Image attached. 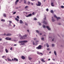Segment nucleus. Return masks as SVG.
Instances as JSON below:
<instances>
[{
  "mask_svg": "<svg viewBox=\"0 0 64 64\" xmlns=\"http://www.w3.org/2000/svg\"><path fill=\"white\" fill-rule=\"evenodd\" d=\"M54 54H55V55H56V51H54Z\"/></svg>",
  "mask_w": 64,
  "mask_h": 64,
  "instance_id": "nucleus-24",
  "label": "nucleus"
},
{
  "mask_svg": "<svg viewBox=\"0 0 64 64\" xmlns=\"http://www.w3.org/2000/svg\"><path fill=\"white\" fill-rule=\"evenodd\" d=\"M36 32L37 33H38V34H39V31L36 30Z\"/></svg>",
  "mask_w": 64,
  "mask_h": 64,
  "instance_id": "nucleus-27",
  "label": "nucleus"
},
{
  "mask_svg": "<svg viewBox=\"0 0 64 64\" xmlns=\"http://www.w3.org/2000/svg\"><path fill=\"white\" fill-rule=\"evenodd\" d=\"M34 14H35V12H33L32 13V14L33 15H34Z\"/></svg>",
  "mask_w": 64,
  "mask_h": 64,
  "instance_id": "nucleus-42",
  "label": "nucleus"
},
{
  "mask_svg": "<svg viewBox=\"0 0 64 64\" xmlns=\"http://www.w3.org/2000/svg\"><path fill=\"white\" fill-rule=\"evenodd\" d=\"M7 59L8 60V61H12V60H11L9 59V58H8Z\"/></svg>",
  "mask_w": 64,
  "mask_h": 64,
  "instance_id": "nucleus-22",
  "label": "nucleus"
},
{
  "mask_svg": "<svg viewBox=\"0 0 64 64\" xmlns=\"http://www.w3.org/2000/svg\"><path fill=\"white\" fill-rule=\"evenodd\" d=\"M10 50H12V47H11L10 48Z\"/></svg>",
  "mask_w": 64,
  "mask_h": 64,
  "instance_id": "nucleus-41",
  "label": "nucleus"
},
{
  "mask_svg": "<svg viewBox=\"0 0 64 64\" xmlns=\"http://www.w3.org/2000/svg\"><path fill=\"white\" fill-rule=\"evenodd\" d=\"M3 21V19H2L1 20V21Z\"/></svg>",
  "mask_w": 64,
  "mask_h": 64,
  "instance_id": "nucleus-59",
  "label": "nucleus"
},
{
  "mask_svg": "<svg viewBox=\"0 0 64 64\" xmlns=\"http://www.w3.org/2000/svg\"><path fill=\"white\" fill-rule=\"evenodd\" d=\"M51 53V52H49V53Z\"/></svg>",
  "mask_w": 64,
  "mask_h": 64,
  "instance_id": "nucleus-58",
  "label": "nucleus"
},
{
  "mask_svg": "<svg viewBox=\"0 0 64 64\" xmlns=\"http://www.w3.org/2000/svg\"><path fill=\"white\" fill-rule=\"evenodd\" d=\"M31 1H34L35 0H30Z\"/></svg>",
  "mask_w": 64,
  "mask_h": 64,
  "instance_id": "nucleus-62",
  "label": "nucleus"
},
{
  "mask_svg": "<svg viewBox=\"0 0 64 64\" xmlns=\"http://www.w3.org/2000/svg\"><path fill=\"white\" fill-rule=\"evenodd\" d=\"M51 5L52 6V7H53L54 6V3L53 2H52L51 3Z\"/></svg>",
  "mask_w": 64,
  "mask_h": 64,
  "instance_id": "nucleus-15",
  "label": "nucleus"
},
{
  "mask_svg": "<svg viewBox=\"0 0 64 64\" xmlns=\"http://www.w3.org/2000/svg\"><path fill=\"white\" fill-rule=\"evenodd\" d=\"M54 17H55V18H56L57 19V20H58V19H60V17H57V16H56V15H54Z\"/></svg>",
  "mask_w": 64,
  "mask_h": 64,
  "instance_id": "nucleus-5",
  "label": "nucleus"
},
{
  "mask_svg": "<svg viewBox=\"0 0 64 64\" xmlns=\"http://www.w3.org/2000/svg\"><path fill=\"white\" fill-rule=\"evenodd\" d=\"M5 51L6 52V53H8V50L7 49H5Z\"/></svg>",
  "mask_w": 64,
  "mask_h": 64,
  "instance_id": "nucleus-23",
  "label": "nucleus"
},
{
  "mask_svg": "<svg viewBox=\"0 0 64 64\" xmlns=\"http://www.w3.org/2000/svg\"><path fill=\"white\" fill-rule=\"evenodd\" d=\"M31 5H33V3H31Z\"/></svg>",
  "mask_w": 64,
  "mask_h": 64,
  "instance_id": "nucleus-50",
  "label": "nucleus"
},
{
  "mask_svg": "<svg viewBox=\"0 0 64 64\" xmlns=\"http://www.w3.org/2000/svg\"><path fill=\"white\" fill-rule=\"evenodd\" d=\"M52 22H54V21H55V20H54V19L53 18V17L52 16Z\"/></svg>",
  "mask_w": 64,
  "mask_h": 64,
  "instance_id": "nucleus-14",
  "label": "nucleus"
},
{
  "mask_svg": "<svg viewBox=\"0 0 64 64\" xmlns=\"http://www.w3.org/2000/svg\"><path fill=\"white\" fill-rule=\"evenodd\" d=\"M43 23L44 24H47V22H45V20H44Z\"/></svg>",
  "mask_w": 64,
  "mask_h": 64,
  "instance_id": "nucleus-19",
  "label": "nucleus"
},
{
  "mask_svg": "<svg viewBox=\"0 0 64 64\" xmlns=\"http://www.w3.org/2000/svg\"><path fill=\"white\" fill-rule=\"evenodd\" d=\"M14 61H16L18 62V59H17L16 58H14Z\"/></svg>",
  "mask_w": 64,
  "mask_h": 64,
  "instance_id": "nucleus-9",
  "label": "nucleus"
},
{
  "mask_svg": "<svg viewBox=\"0 0 64 64\" xmlns=\"http://www.w3.org/2000/svg\"><path fill=\"white\" fill-rule=\"evenodd\" d=\"M40 35H42V33H40Z\"/></svg>",
  "mask_w": 64,
  "mask_h": 64,
  "instance_id": "nucleus-53",
  "label": "nucleus"
},
{
  "mask_svg": "<svg viewBox=\"0 0 64 64\" xmlns=\"http://www.w3.org/2000/svg\"><path fill=\"white\" fill-rule=\"evenodd\" d=\"M41 23H39V25H41Z\"/></svg>",
  "mask_w": 64,
  "mask_h": 64,
  "instance_id": "nucleus-47",
  "label": "nucleus"
},
{
  "mask_svg": "<svg viewBox=\"0 0 64 64\" xmlns=\"http://www.w3.org/2000/svg\"><path fill=\"white\" fill-rule=\"evenodd\" d=\"M21 58L22 59H25V56H22L21 57Z\"/></svg>",
  "mask_w": 64,
  "mask_h": 64,
  "instance_id": "nucleus-11",
  "label": "nucleus"
},
{
  "mask_svg": "<svg viewBox=\"0 0 64 64\" xmlns=\"http://www.w3.org/2000/svg\"><path fill=\"white\" fill-rule=\"evenodd\" d=\"M27 31H28V32H29V30H27Z\"/></svg>",
  "mask_w": 64,
  "mask_h": 64,
  "instance_id": "nucleus-52",
  "label": "nucleus"
},
{
  "mask_svg": "<svg viewBox=\"0 0 64 64\" xmlns=\"http://www.w3.org/2000/svg\"><path fill=\"white\" fill-rule=\"evenodd\" d=\"M11 35H12V34H6V36H11Z\"/></svg>",
  "mask_w": 64,
  "mask_h": 64,
  "instance_id": "nucleus-7",
  "label": "nucleus"
},
{
  "mask_svg": "<svg viewBox=\"0 0 64 64\" xmlns=\"http://www.w3.org/2000/svg\"><path fill=\"white\" fill-rule=\"evenodd\" d=\"M28 41L27 40H24L23 41H19V43H26V42H27Z\"/></svg>",
  "mask_w": 64,
  "mask_h": 64,
  "instance_id": "nucleus-4",
  "label": "nucleus"
},
{
  "mask_svg": "<svg viewBox=\"0 0 64 64\" xmlns=\"http://www.w3.org/2000/svg\"><path fill=\"white\" fill-rule=\"evenodd\" d=\"M15 20H16V21H19V19H17V18H15Z\"/></svg>",
  "mask_w": 64,
  "mask_h": 64,
  "instance_id": "nucleus-26",
  "label": "nucleus"
},
{
  "mask_svg": "<svg viewBox=\"0 0 64 64\" xmlns=\"http://www.w3.org/2000/svg\"><path fill=\"white\" fill-rule=\"evenodd\" d=\"M46 17H45L44 18V20H46Z\"/></svg>",
  "mask_w": 64,
  "mask_h": 64,
  "instance_id": "nucleus-48",
  "label": "nucleus"
},
{
  "mask_svg": "<svg viewBox=\"0 0 64 64\" xmlns=\"http://www.w3.org/2000/svg\"><path fill=\"white\" fill-rule=\"evenodd\" d=\"M32 44H33V45H35V43H34V41L33 42H32Z\"/></svg>",
  "mask_w": 64,
  "mask_h": 64,
  "instance_id": "nucleus-37",
  "label": "nucleus"
},
{
  "mask_svg": "<svg viewBox=\"0 0 64 64\" xmlns=\"http://www.w3.org/2000/svg\"><path fill=\"white\" fill-rule=\"evenodd\" d=\"M34 41H36V38H34Z\"/></svg>",
  "mask_w": 64,
  "mask_h": 64,
  "instance_id": "nucleus-45",
  "label": "nucleus"
},
{
  "mask_svg": "<svg viewBox=\"0 0 64 64\" xmlns=\"http://www.w3.org/2000/svg\"><path fill=\"white\" fill-rule=\"evenodd\" d=\"M34 20H37V18H34Z\"/></svg>",
  "mask_w": 64,
  "mask_h": 64,
  "instance_id": "nucleus-34",
  "label": "nucleus"
},
{
  "mask_svg": "<svg viewBox=\"0 0 64 64\" xmlns=\"http://www.w3.org/2000/svg\"><path fill=\"white\" fill-rule=\"evenodd\" d=\"M14 46H17V44H14Z\"/></svg>",
  "mask_w": 64,
  "mask_h": 64,
  "instance_id": "nucleus-46",
  "label": "nucleus"
},
{
  "mask_svg": "<svg viewBox=\"0 0 64 64\" xmlns=\"http://www.w3.org/2000/svg\"><path fill=\"white\" fill-rule=\"evenodd\" d=\"M46 46L47 47V48H48V47H49V45H48V43L46 44Z\"/></svg>",
  "mask_w": 64,
  "mask_h": 64,
  "instance_id": "nucleus-20",
  "label": "nucleus"
},
{
  "mask_svg": "<svg viewBox=\"0 0 64 64\" xmlns=\"http://www.w3.org/2000/svg\"><path fill=\"white\" fill-rule=\"evenodd\" d=\"M39 63H40L39 64H40V62L39 61Z\"/></svg>",
  "mask_w": 64,
  "mask_h": 64,
  "instance_id": "nucleus-60",
  "label": "nucleus"
},
{
  "mask_svg": "<svg viewBox=\"0 0 64 64\" xmlns=\"http://www.w3.org/2000/svg\"><path fill=\"white\" fill-rule=\"evenodd\" d=\"M27 36L26 34H25L24 36H22L21 37V39H26V37H27Z\"/></svg>",
  "mask_w": 64,
  "mask_h": 64,
  "instance_id": "nucleus-1",
  "label": "nucleus"
},
{
  "mask_svg": "<svg viewBox=\"0 0 64 64\" xmlns=\"http://www.w3.org/2000/svg\"><path fill=\"white\" fill-rule=\"evenodd\" d=\"M52 47H54V45L53 44H52Z\"/></svg>",
  "mask_w": 64,
  "mask_h": 64,
  "instance_id": "nucleus-43",
  "label": "nucleus"
},
{
  "mask_svg": "<svg viewBox=\"0 0 64 64\" xmlns=\"http://www.w3.org/2000/svg\"><path fill=\"white\" fill-rule=\"evenodd\" d=\"M21 44L22 45H24L25 44H24V43H21Z\"/></svg>",
  "mask_w": 64,
  "mask_h": 64,
  "instance_id": "nucleus-28",
  "label": "nucleus"
},
{
  "mask_svg": "<svg viewBox=\"0 0 64 64\" xmlns=\"http://www.w3.org/2000/svg\"><path fill=\"white\" fill-rule=\"evenodd\" d=\"M5 20H3V21L4 22H5Z\"/></svg>",
  "mask_w": 64,
  "mask_h": 64,
  "instance_id": "nucleus-55",
  "label": "nucleus"
},
{
  "mask_svg": "<svg viewBox=\"0 0 64 64\" xmlns=\"http://www.w3.org/2000/svg\"><path fill=\"white\" fill-rule=\"evenodd\" d=\"M5 39L6 40H11L12 39L11 38H9V37H7Z\"/></svg>",
  "mask_w": 64,
  "mask_h": 64,
  "instance_id": "nucleus-6",
  "label": "nucleus"
},
{
  "mask_svg": "<svg viewBox=\"0 0 64 64\" xmlns=\"http://www.w3.org/2000/svg\"><path fill=\"white\" fill-rule=\"evenodd\" d=\"M36 42H39V41L37 40L36 41Z\"/></svg>",
  "mask_w": 64,
  "mask_h": 64,
  "instance_id": "nucleus-54",
  "label": "nucleus"
},
{
  "mask_svg": "<svg viewBox=\"0 0 64 64\" xmlns=\"http://www.w3.org/2000/svg\"><path fill=\"white\" fill-rule=\"evenodd\" d=\"M38 54H41L42 55H43V54L42 53H41V52L38 53Z\"/></svg>",
  "mask_w": 64,
  "mask_h": 64,
  "instance_id": "nucleus-32",
  "label": "nucleus"
},
{
  "mask_svg": "<svg viewBox=\"0 0 64 64\" xmlns=\"http://www.w3.org/2000/svg\"><path fill=\"white\" fill-rule=\"evenodd\" d=\"M58 24L60 25H61V24Z\"/></svg>",
  "mask_w": 64,
  "mask_h": 64,
  "instance_id": "nucleus-63",
  "label": "nucleus"
},
{
  "mask_svg": "<svg viewBox=\"0 0 64 64\" xmlns=\"http://www.w3.org/2000/svg\"><path fill=\"white\" fill-rule=\"evenodd\" d=\"M3 16L4 17H6V15L5 14H3Z\"/></svg>",
  "mask_w": 64,
  "mask_h": 64,
  "instance_id": "nucleus-18",
  "label": "nucleus"
},
{
  "mask_svg": "<svg viewBox=\"0 0 64 64\" xmlns=\"http://www.w3.org/2000/svg\"><path fill=\"white\" fill-rule=\"evenodd\" d=\"M32 14H28V16H26V17H30V16H32Z\"/></svg>",
  "mask_w": 64,
  "mask_h": 64,
  "instance_id": "nucleus-8",
  "label": "nucleus"
},
{
  "mask_svg": "<svg viewBox=\"0 0 64 64\" xmlns=\"http://www.w3.org/2000/svg\"><path fill=\"white\" fill-rule=\"evenodd\" d=\"M28 59L30 60L32 59V58H31V57H29L28 58Z\"/></svg>",
  "mask_w": 64,
  "mask_h": 64,
  "instance_id": "nucleus-21",
  "label": "nucleus"
},
{
  "mask_svg": "<svg viewBox=\"0 0 64 64\" xmlns=\"http://www.w3.org/2000/svg\"><path fill=\"white\" fill-rule=\"evenodd\" d=\"M46 10L47 12H48V11H49V10H48V8H47L46 9Z\"/></svg>",
  "mask_w": 64,
  "mask_h": 64,
  "instance_id": "nucleus-38",
  "label": "nucleus"
},
{
  "mask_svg": "<svg viewBox=\"0 0 64 64\" xmlns=\"http://www.w3.org/2000/svg\"><path fill=\"white\" fill-rule=\"evenodd\" d=\"M52 41H54V39H52Z\"/></svg>",
  "mask_w": 64,
  "mask_h": 64,
  "instance_id": "nucleus-64",
  "label": "nucleus"
},
{
  "mask_svg": "<svg viewBox=\"0 0 64 64\" xmlns=\"http://www.w3.org/2000/svg\"><path fill=\"white\" fill-rule=\"evenodd\" d=\"M47 50H50V48H47Z\"/></svg>",
  "mask_w": 64,
  "mask_h": 64,
  "instance_id": "nucleus-49",
  "label": "nucleus"
},
{
  "mask_svg": "<svg viewBox=\"0 0 64 64\" xmlns=\"http://www.w3.org/2000/svg\"><path fill=\"white\" fill-rule=\"evenodd\" d=\"M16 17L18 18V19H19V17L18 16H16Z\"/></svg>",
  "mask_w": 64,
  "mask_h": 64,
  "instance_id": "nucleus-39",
  "label": "nucleus"
},
{
  "mask_svg": "<svg viewBox=\"0 0 64 64\" xmlns=\"http://www.w3.org/2000/svg\"><path fill=\"white\" fill-rule=\"evenodd\" d=\"M43 26V28H46V26H45L44 25Z\"/></svg>",
  "mask_w": 64,
  "mask_h": 64,
  "instance_id": "nucleus-29",
  "label": "nucleus"
},
{
  "mask_svg": "<svg viewBox=\"0 0 64 64\" xmlns=\"http://www.w3.org/2000/svg\"><path fill=\"white\" fill-rule=\"evenodd\" d=\"M24 3H25V4H26V1L25 0L24 1Z\"/></svg>",
  "mask_w": 64,
  "mask_h": 64,
  "instance_id": "nucleus-35",
  "label": "nucleus"
},
{
  "mask_svg": "<svg viewBox=\"0 0 64 64\" xmlns=\"http://www.w3.org/2000/svg\"><path fill=\"white\" fill-rule=\"evenodd\" d=\"M36 49H41V48H42V46L41 45H40L38 47H37L36 48Z\"/></svg>",
  "mask_w": 64,
  "mask_h": 64,
  "instance_id": "nucleus-2",
  "label": "nucleus"
},
{
  "mask_svg": "<svg viewBox=\"0 0 64 64\" xmlns=\"http://www.w3.org/2000/svg\"><path fill=\"white\" fill-rule=\"evenodd\" d=\"M26 25L27 26V24H26Z\"/></svg>",
  "mask_w": 64,
  "mask_h": 64,
  "instance_id": "nucleus-61",
  "label": "nucleus"
},
{
  "mask_svg": "<svg viewBox=\"0 0 64 64\" xmlns=\"http://www.w3.org/2000/svg\"><path fill=\"white\" fill-rule=\"evenodd\" d=\"M40 60L42 62H45V61L43 59H41Z\"/></svg>",
  "mask_w": 64,
  "mask_h": 64,
  "instance_id": "nucleus-13",
  "label": "nucleus"
},
{
  "mask_svg": "<svg viewBox=\"0 0 64 64\" xmlns=\"http://www.w3.org/2000/svg\"><path fill=\"white\" fill-rule=\"evenodd\" d=\"M2 58H4V56H2Z\"/></svg>",
  "mask_w": 64,
  "mask_h": 64,
  "instance_id": "nucleus-57",
  "label": "nucleus"
},
{
  "mask_svg": "<svg viewBox=\"0 0 64 64\" xmlns=\"http://www.w3.org/2000/svg\"><path fill=\"white\" fill-rule=\"evenodd\" d=\"M50 12L52 13V14L54 13V12L53 11V10H51Z\"/></svg>",
  "mask_w": 64,
  "mask_h": 64,
  "instance_id": "nucleus-25",
  "label": "nucleus"
},
{
  "mask_svg": "<svg viewBox=\"0 0 64 64\" xmlns=\"http://www.w3.org/2000/svg\"><path fill=\"white\" fill-rule=\"evenodd\" d=\"M46 28L48 30H51V29L48 26H46Z\"/></svg>",
  "mask_w": 64,
  "mask_h": 64,
  "instance_id": "nucleus-10",
  "label": "nucleus"
},
{
  "mask_svg": "<svg viewBox=\"0 0 64 64\" xmlns=\"http://www.w3.org/2000/svg\"><path fill=\"white\" fill-rule=\"evenodd\" d=\"M28 5H29V4H30V2H28Z\"/></svg>",
  "mask_w": 64,
  "mask_h": 64,
  "instance_id": "nucleus-33",
  "label": "nucleus"
},
{
  "mask_svg": "<svg viewBox=\"0 0 64 64\" xmlns=\"http://www.w3.org/2000/svg\"><path fill=\"white\" fill-rule=\"evenodd\" d=\"M14 59H13V58H12V60H11V61H14Z\"/></svg>",
  "mask_w": 64,
  "mask_h": 64,
  "instance_id": "nucleus-44",
  "label": "nucleus"
},
{
  "mask_svg": "<svg viewBox=\"0 0 64 64\" xmlns=\"http://www.w3.org/2000/svg\"><path fill=\"white\" fill-rule=\"evenodd\" d=\"M8 22H10L9 24H11V23H12V22L11 21H8Z\"/></svg>",
  "mask_w": 64,
  "mask_h": 64,
  "instance_id": "nucleus-31",
  "label": "nucleus"
},
{
  "mask_svg": "<svg viewBox=\"0 0 64 64\" xmlns=\"http://www.w3.org/2000/svg\"><path fill=\"white\" fill-rule=\"evenodd\" d=\"M28 6H26L24 8V9H26L28 8Z\"/></svg>",
  "mask_w": 64,
  "mask_h": 64,
  "instance_id": "nucleus-17",
  "label": "nucleus"
},
{
  "mask_svg": "<svg viewBox=\"0 0 64 64\" xmlns=\"http://www.w3.org/2000/svg\"><path fill=\"white\" fill-rule=\"evenodd\" d=\"M20 24H22L23 23V21L21 20H20Z\"/></svg>",
  "mask_w": 64,
  "mask_h": 64,
  "instance_id": "nucleus-16",
  "label": "nucleus"
},
{
  "mask_svg": "<svg viewBox=\"0 0 64 64\" xmlns=\"http://www.w3.org/2000/svg\"><path fill=\"white\" fill-rule=\"evenodd\" d=\"M19 1V0H17L16 2H15V5H17V3Z\"/></svg>",
  "mask_w": 64,
  "mask_h": 64,
  "instance_id": "nucleus-12",
  "label": "nucleus"
},
{
  "mask_svg": "<svg viewBox=\"0 0 64 64\" xmlns=\"http://www.w3.org/2000/svg\"><path fill=\"white\" fill-rule=\"evenodd\" d=\"M41 39H42V40H44V38H41Z\"/></svg>",
  "mask_w": 64,
  "mask_h": 64,
  "instance_id": "nucleus-30",
  "label": "nucleus"
},
{
  "mask_svg": "<svg viewBox=\"0 0 64 64\" xmlns=\"http://www.w3.org/2000/svg\"><path fill=\"white\" fill-rule=\"evenodd\" d=\"M64 6H61V8H64Z\"/></svg>",
  "mask_w": 64,
  "mask_h": 64,
  "instance_id": "nucleus-36",
  "label": "nucleus"
},
{
  "mask_svg": "<svg viewBox=\"0 0 64 64\" xmlns=\"http://www.w3.org/2000/svg\"><path fill=\"white\" fill-rule=\"evenodd\" d=\"M2 40V38H0V41H1Z\"/></svg>",
  "mask_w": 64,
  "mask_h": 64,
  "instance_id": "nucleus-51",
  "label": "nucleus"
},
{
  "mask_svg": "<svg viewBox=\"0 0 64 64\" xmlns=\"http://www.w3.org/2000/svg\"><path fill=\"white\" fill-rule=\"evenodd\" d=\"M38 2V4H36V5H37V6H40L41 4H42L41 3V2Z\"/></svg>",
  "mask_w": 64,
  "mask_h": 64,
  "instance_id": "nucleus-3",
  "label": "nucleus"
},
{
  "mask_svg": "<svg viewBox=\"0 0 64 64\" xmlns=\"http://www.w3.org/2000/svg\"><path fill=\"white\" fill-rule=\"evenodd\" d=\"M16 12H14L13 13V14H16Z\"/></svg>",
  "mask_w": 64,
  "mask_h": 64,
  "instance_id": "nucleus-40",
  "label": "nucleus"
},
{
  "mask_svg": "<svg viewBox=\"0 0 64 64\" xmlns=\"http://www.w3.org/2000/svg\"><path fill=\"white\" fill-rule=\"evenodd\" d=\"M49 60H50V59H48V60L49 61Z\"/></svg>",
  "mask_w": 64,
  "mask_h": 64,
  "instance_id": "nucleus-56",
  "label": "nucleus"
}]
</instances>
